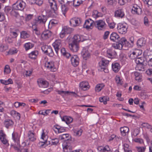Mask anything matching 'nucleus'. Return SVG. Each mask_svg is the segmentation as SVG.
I'll use <instances>...</instances> for the list:
<instances>
[{
	"label": "nucleus",
	"mask_w": 152,
	"mask_h": 152,
	"mask_svg": "<svg viewBox=\"0 0 152 152\" xmlns=\"http://www.w3.org/2000/svg\"><path fill=\"white\" fill-rule=\"evenodd\" d=\"M113 46L115 49H119V50H121L123 48L122 45H121V42H120V40L118 42H116V44H113Z\"/></svg>",
	"instance_id": "nucleus-35"
},
{
	"label": "nucleus",
	"mask_w": 152,
	"mask_h": 152,
	"mask_svg": "<svg viewBox=\"0 0 152 152\" xmlns=\"http://www.w3.org/2000/svg\"><path fill=\"white\" fill-rule=\"evenodd\" d=\"M134 75L135 76V80L138 81H140L141 79V76L140 75V73L135 72L134 73Z\"/></svg>",
	"instance_id": "nucleus-45"
},
{
	"label": "nucleus",
	"mask_w": 152,
	"mask_h": 152,
	"mask_svg": "<svg viewBox=\"0 0 152 152\" xmlns=\"http://www.w3.org/2000/svg\"><path fill=\"white\" fill-rule=\"evenodd\" d=\"M52 35V33L49 30L45 31L43 32L41 35V37L44 39H46L49 38Z\"/></svg>",
	"instance_id": "nucleus-17"
},
{
	"label": "nucleus",
	"mask_w": 152,
	"mask_h": 152,
	"mask_svg": "<svg viewBox=\"0 0 152 152\" xmlns=\"http://www.w3.org/2000/svg\"><path fill=\"white\" fill-rule=\"evenodd\" d=\"M69 23L71 26L75 27L79 25L81 23V21L80 19L75 18L71 19Z\"/></svg>",
	"instance_id": "nucleus-12"
},
{
	"label": "nucleus",
	"mask_w": 152,
	"mask_h": 152,
	"mask_svg": "<svg viewBox=\"0 0 152 152\" xmlns=\"http://www.w3.org/2000/svg\"><path fill=\"white\" fill-rule=\"evenodd\" d=\"M18 145H15V144H13L11 145V147H13L15 150L18 151V152H21V150H20L19 148L17 147Z\"/></svg>",
	"instance_id": "nucleus-57"
},
{
	"label": "nucleus",
	"mask_w": 152,
	"mask_h": 152,
	"mask_svg": "<svg viewBox=\"0 0 152 152\" xmlns=\"http://www.w3.org/2000/svg\"><path fill=\"white\" fill-rule=\"evenodd\" d=\"M95 26L99 30H103L106 29L107 27L104 21L100 20L95 21L94 22Z\"/></svg>",
	"instance_id": "nucleus-1"
},
{
	"label": "nucleus",
	"mask_w": 152,
	"mask_h": 152,
	"mask_svg": "<svg viewBox=\"0 0 152 152\" xmlns=\"http://www.w3.org/2000/svg\"><path fill=\"white\" fill-rule=\"evenodd\" d=\"M69 48L71 51L74 52H77L79 49V44L72 42L69 44Z\"/></svg>",
	"instance_id": "nucleus-7"
},
{
	"label": "nucleus",
	"mask_w": 152,
	"mask_h": 152,
	"mask_svg": "<svg viewBox=\"0 0 152 152\" xmlns=\"http://www.w3.org/2000/svg\"><path fill=\"white\" fill-rule=\"evenodd\" d=\"M38 54V52L37 50L33 51L29 54V57L31 59H35Z\"/></svg>",
	"instance_id": "nucleus-31"
},
{
	"label": "nucleus",
	"mask_w": 152,
	"mask_h": 152,
	"mask_svg": "<svg viewBox=\"0 0 152 152\" xmlns=\"http://www.w3.org/2000/svg\"><path fill=\"white\" fill-rule=\"evenodd\" d=\"M28 137L29 140L31 141L34 142L36 139V136L34 132L29 131L28 133Z\"/></svg>",
	"instance_id": "nucleus-19"
},
{
	"label": "nucleus",
	"mask_w": 152,
	"mask_h": 152,
	"mask_svg": "<svg viewBox=\"0 0 152 152\" xmlns=\"http://www.w3.org/2000/svg\"><path fill=\"white\" fill-rule=\"evenodd\" d=\"M131 0H118V3L121 5H124L128 2L130 1Z\"/></svg>",
	"instance_id": "nucleus-54"
},
{
	"label": "nucleus",
	"mask_w": 152,
	"mask_h": 152,
	"mask_svg": "<svg viewBox=\"0 0 152 152\" xmlns=\"http://www.w3.org/2000/svg\"><path fill=\"white\" fill-rule=\"evenodd\" d=\"M8 48V47L7 46L2 45L0 46V50L1 51H4L7 49Z\"/></svg>",
	"instance_id": "nucleus-58"
},
{
	"label": "nucleus",
	"mask_w": 152,
	"mask_h": 152,
	"mask_svg": "<svg viewBox=\"0 0 152 152\" xmlns=\"http://www.w3.org/2000/svg\"><path fill=\"white\" fill-rule=\"evenodd\" d=\"M145 58L143 57H137L135 59V61L137 64H143Z\"/></svg>",
	"instance_id": "nucleus-37"
},
{
	"label": "nucleus",
	"mask_w": 152,
	"mask_h": 152,
	"mask_svg": "<svg viewBox=\"0 0 152 152\" xmlns=\"http://www.w3.org/2000/svg\"><path fill=\"white\" fill-rule=\"evenodd\" d=\"M34 46V44L30 42L26 43L24 45V47L26 50L31 48Z\"/></svg>",
	"instance_id": "nucleus-41"
},
{
	"label": "nucleus",
	"mask_w": 152,
	"mask_h": 152,
	"mask_svg": "<svg viewBox=\"0 0 152 152\" xmlns=\"http://www.w3.org/2000/svg\"><path fill=\"white\" fill-rule=\"evenodd\" d=\"M94 22L91 19H89L86 20L83 27L87 29H91L93 27Z\"/></svg>",
	"instance_id": "nucleus-6"
},
{
	"label": "nucleus",
	"mask_w": 152,
	"mask_h": 152,
	"mask_svg": "<svg viewBox=\"0 0 152 152\" xmlns=\"http://www.w3.org/2000/svg\"><path fill=\"white\" fill-rule=\"evenodd\" d=\"M71 136L68 134H63L59 137L61 140H64V142L67 143L71 142Z\"/></svg>",
	"instance_id": "nucleus-10"
},
{
	"label": "nucleus",
	"mask_w": 152,
	"mask_h": 152,
	"mask_svg": "<svg viewBox=\"0 0 152 152\" xmlns=\"http://www.w3.org/2000/svg\"><path fill=\"white\" fill-rule=\"evenodd\" d=\"M55 51L57 54L58 53V51L61 48L62 45L60 40H57L53 44Z\"/></svg>",
	"instance_id": "nucleus-8"
},
{
	"label": "nucleus",
	"mask_w": 152,
	"mask_h": 152,
	"mask_svg": "<svg viewBox=\"0 0 152 152\" xmlns=\"http://www.w3.org/2000/svg\"><path fill=\"white\" fill-rule=\"evenodd\" d=\"M4 124L5 126L8 129L9 127L12 126L14 122L11 120L7 119L4 121Z\"/></svg>",
	"instance_id": "nucleus-27"
},
{
	"label": "nucleus",
	"mask_w": 152,
	"mask_h": 152,
	"mask_svg": "<svg viewBox=\"0 0 152 152\" xmlns=\"http://www.w3.org/2000/svg\"><path fill=\"white\" fill-rule=\"evenodd\" d=\"M62 121L66 122L67 124H69L73 121V119L71 117L64 116L61 118Z\"/></svg>",
	"instance_id": "nucleus-30"
},
{
	"label": "nucleus",
	"mask_w": 152,
	"mask_h": 152,
	"mask_svg": "<svg viewBox=\"0 0 152 152\" xmlns=\"http://www.w3.org/2000/svg\"><path fill=\"white\" fill-rule=\"evenodd\" d=\"M51 8L53 10V12L55 14H57V12L56 11L57 10V5L56 3H54L53 5L52 6V7H51Z\"/></svg>",
	"instance_id": "nucleus-53"
},
{
	"label": "nucleus",
	"mask_w": 152,
	"mask_h": 152,
	"mask_svg": "<svg viewBox=\"0 0 152 152\" xmlns=\"http://www.w3.org/2000/svg\"><path fill=\"white\" fill-rule=\"evenodd\" d=\"M133 13L140 15L141 14L142 10L141 9L137 4H134L132 10Z\"/></svg>",
	"instance_id": "nucleus-15"
},
{
	"label": "nucleus",
	"mask_w": 152,
	"mask_h": 152,
	"mask_svg": "<svg viewBox=\"0 0 152 152\" xmlns=\"http://www.w3.org/2000/svg\"><path fill=\"white\" fill-rule=\"evenodd\" d=\"M12 138L15 145H20V136L17 132H14L12 134Z\"/></svg>",
	"instance_id": "nucleus-5"
},
{
	"label": "nucleus",
	"mask_w": 152,
	"mask_h": 152,
	"mask_svg": "<svg viewBox=\"0 0 152 152\" xmlns=\"http://www.w3.org/2000/svg\"><path fill=\"white\" fill-rule=\"evenodd\" d=\"M80 87L84 90H87L89 87L88 83L87 81H83L80 85Z\"/></svg>",
	"instance_id": "nucleus-25"
},
{
	"label": "nucleus",
	"mask_w": 152,
	"mask_h": 152,
	"mask_svg": "<svg viewBox=\"0 0 152 152\" xmlns=\"http://www.w3.org/2000/svg\"><path fill=\"white\" fill-rule=\"evenodd\" d=\"M71 142H64L62 145L64 152H71L72 150V146L70 145Z\"/></svg>",
	"instance_id": "nucleus-9"
},
{
	"label": "nucleus",
	"mask_w": 152,
	"mask_h": 152,
	"mask_svg": "<svg viewBox=\"0 0 152 152\" xmlns=\"http://www.w3.org/2000/svg\"><path fill=\"white\" fill-rule=\"evenodd\" d=\"M117 28L118 32L121 34H125L127 31V26L126 25L119 23Z\"/></svg>",
	"instance_id": "nucleus-4"
},
{
	"label": "nucleus",
	"mask_w": 152,
	"mask_h": 152,
	"mask_svg": "<svg viewBox=\"0 0 152 152\" xmlns=\"http://www.w3.org/2000/svg\"><path fill=\"white\" fill-rule=\"evenodd\" d=\"M124 13L122 9H119L115 12V16L116 17L123 18L124 16Z\"/></svg>",
	"instance_id": "nucleus-22"
},
{
	"label": "nucleus",
	"mask_w": 152,
	"mask_h": 152,
	"mask_svg": "<svg viewBox=\"0 0 152 152\" xmlns=\"http://www.w3.org/2000/svg\"><path fill=\"white\" fill-rule=\"evenodd\" d=\"M120 131L122 135L124 136L126 135L129 131V128L126 126H124L120 128Z\"/></svg>",
	"instance_id": "nucleus-33"
},
{
	"label": "nucleus",
	"mask_w": 152,
	"mask_h": 152,
	"mask_svg": "<svg viewBox=\"0 0 152 152\" xmlns=\"http://www.w3.org/2000/svg\"><path fill=\"white\" fill-rule=\"evenodd\" d=\"M116 53L115 51L112 49H108L107 51V56L109 58H113L115 56Z\"/></svg>",
	"instance_id": "nucleus-21"
},
{
	"label": "nucleus",
	"mask_w": 152,
	"mask_h": 152,
	"mask_svg": "<svg viewBox=\"0 0 152 152\" xmlns=\"http://www.w3.org/2000/svg\"><path fill=\"white\" fill-rule=\"evenodd\" d=\"M6 137V135L4 133L3 131L1 130L0 131V139Z\"/></svg>",
	"instance_id": "nucleus-59"
},
{
	"label": "nucleus",
	"mask_w": 152,
	"mask_h": 152,
	"mask_svg": "<svg viewBox=\"0 0 152 152\" xmlns=\"http://www.w3.org/2000/svg\"><path fill=\"white\" fill-rule=\"evenodd\" d=\"M120 42H121L123 48H125L126 47H131V45L128 42L125 38H122L120 39ZM124 49H126L124 48Z\"/></svg>",
	"instance_id": "nucleus-18"
},
{
	"label": "nucleus",
	"mask_w": 152,
	"mask_h": 152,
	"mask_svg": "<svg viewBox=\"0 0 152 152\" xmlns=\"http://www.w3.org/2000/svg\"><path fill=\"white\" fill-rule=\"evenodd\" d=\"M41 137L44 141H42V142L45 144L47 142V138L46 136H45V134L44 132L42 133Z\"/></svg>",
	"instance_id": "nucleus-56"
},
{
	"label": "nucleus",
	"mask_w": 152,
	"mask_h": 152,
	"mask_svg": "<svg viewBox=\"0 0 152 152\" xmlns=\"http://www.w3.org/2000/svg\"><path fill=\"white\" fill-rule=\"evenodd\" d=\"M11 7H7L5 8L4 11L7 14L10 13L12 11Z\"/></svg>",
	"instance_id": "nucleus-55"
},
{
	"label": "nucleus",
	"mask_w": 152,
	"mask_h": 152,
	"mask_svg": "<svg viewBox=\"0 0 152 152\" xmlns=\"http://www.w3.org/2000/svg\"><path fill=\"white\" fill-rule=\"evenodd\" d=\"M74 132L75 135L76 136H80L81 135L83 131L81 129L79 130H74Z\"/></svg>",
	"instance_id": "nucleus-49"
},
{
	"label": "nucleus",
	"mask_w": 152,
	"mask_h": 152,
	"mask_svg": "<svg viewBox=\"0 0 152 152\" xmlns=\"http://www.w3.org/2000/svg\"><path fill=\"white\" fill-rule=\"evenodd\" d=\"M109 63V61L107 60H102L101 63H99V68L103 70H105L107 71L106 67L107 66Z\"/></svg>",
	"instance_id": "nucleus-16"
},
{
	"label": "nucleus",
	"mask_w": 152,
	"mask_h": 152,
	"mask_svg": "<svg viewBox=\"0 0 152 152\" xmlns=\"http://www.w3.org/2000/svg\"><path fill=\"white\" fill-rule=\"evenodd\" d=\"M65 31H64L62 29V30L60 34V37L61 38H63L66 34Z\"/></svg>",
	"instance_id": "nucleus-61"
},
{
	"label": "nucleus",
	"mask_w": 152,
	"mask_h": 152,
	"mask_svg": "<svg viewBox=\"0 0 152 152\" xmlns=\"http://www.w3.org/2000/svg\"><path fill=\"white\" fill-rule=\"evenodd\" d=\"M59 94L61 95L63 97L66 95H69V91H56Z\"/></svg>",
	"instance_id": "nucleus-43"
},
{
	"label": "nucleus",
	"mask_w": 152,
	"mask_h": 152,
	"mask_svg": "<svg viewBox=\"0 0 152 152\" xmlns=\"http://www.w3.org/2000/svg\"><path fill=\"white\" fill-rule=\"evenodd\" d=\"M10 72V70L9 66L8 65H6L4 69V72L5 74H8Z\"/></svg>",
	"instance_id": "nucleus-52"
},
{
	"label": "nucleus",
	"mask_w": 152,
	"mask_h": 152,
	"mask_svg": "<svg viewBox=\"0 0 152 152\" xmlns=\"http://www.w3.org/2000/svg\"><path fill=\"white\" fill-rule=\"evenodd\" d=\"M145 4L148 5H152V0H143Z\"/></svg>",
	"instance_id": "nucleus-62"
},
{
	"label": "nucleus",
	"mask_w": 152,
	"mask_h": 152,
	"mask_svg": "<svg viewBox=\"0 0 152 152\" xmlns=\"http://www.w3.org/2000/svg\"><path fill=\"white\" fill-rule=\"evenodd\" d=\"M61 53L64 56L66 57L67 58H69V57L71 56L70 54L66 52L65 49L64 48H61Z\"/></svg>",
	"instance_id": "nucleus-36"
},
{
	"label": "nucleus",
	"mask_w": 152,
	"mask_h": 152,
	"mask_svg": "<svg viewBox=\"0 0 152 152\" xmlns=\"http://www.w3.org/2000/svg\"><path fill=\"white\" fill-rule=\"evenodd\" d=\"M146 74L148 75L152 76V69L149 68L146 71Z\"/></svg>",
	"instance_id": "nucleus-60"
},
{
	"label": "nucleus",
	"mask_w": 152,
	"mask_h": 152,
	"mask_svg": "<svg viewBox=\"0 0 152 152\" xmlns=\"http://www.w3.org/2000/svg\"><path fill=\"white\" fill-rule=\"evenodd\" d=\"M61 10L63 15L65 16L66 12L68 10V9L65 5L64 4L61 6Z\"/></svg>",
	"instance_id": "nucleus-47"
},
{
	"label": "nucleus",
	"mask_w": 152,
	"mask_h": 152,
	"mask_svg": "<svg viewBox=\"0 0 152 152\" xmlns=\"http://www.w3.org/2000/svg\"><path fill=\"white\" fill-rule=\"evenodd\" d=\"M134 141L136 142H138L140 143H142L143 142V140L140 138H135L134 140Z\"/></svg>",
	"instance_id": "nucleus-63"
},
{
	"label": "nucleus",
	"mask_w": 152,
	"mask_h": 152,
	"mask_svg": "<svg viewBox=\"0 0 152 152\" xmlns=\"http://www.w3.org/2000/svg\"><path fill=\"white\" fill-rule=\"evenodd\" d=\"M145 43L146 40L145 39L143 38H141L138 40L137 44L138 47H141L145 45Z\"/></svg>",
	"instance_id": "nucleus-24"
},
{
	"label": "nucleus",
	"mask_w": 152,
	"mask_h": 152,
	"mask_svg": "<svg viewBox=\"0 0 152 152\" xmlns=\"http://www.w3.org/2000/svg\"><path fill=\"white\" fill-rule=\"evenodd\" d=\"M10 14L12 15L16 18H20V20L22 21L24 19V18L23 16H20L18 13L15 11V10H14L13 9L12 10Z\"/></svg>",
	"instance_id": "nucleus-26"
},
{
	"label": "nucleus",
	"mask_w": 152,
	"mask_h": 152,
	"mask_svg": "<svg viewBox=\"0 0 152 152\" xmlns=\"http://www.w3.org/2000/svg\"><path fill=\"white\" fill-rule=\"evenodd\" d=\"M47 17L44 15H41L38 17L36 20L37 24H45L47 20Z\"/></svg>",
	"instance_id": "nucleus-14"
},
{
	"label": "nucleus",
	"mask_w": 152,
	"mask_h": 152,
	"mask_svg": "<svg viewBox=\"0 0 152 152\" xmlns=\"http://www.w3.org/2000/svg\"><path fill=\"white\" fill-rule=\"evenodd\" d=\"M109 99L107 96H104L100 98L99 100L101 102H103L104 104H106L107 103V101Z\"/></svg>",
	"instance_id": "nucleus-44"
},
{
	"label": "nucleus",
	"mask_w": 152,
	"mask_h": 152,
	"mask_svg": "<svg viewBox=\"0 0 152 152\" xmlns=\"http://www.w3.org/2000/svg\"><path fill=\"white\" fill-rule=\"evenodd\" d=\"M120 68V64L117 63L112 64V68L113 70L115 72H118Z\"/></svg>",
	"instance_id": "nucleus-29"
},
{
	"label": "nucleus",
	"mask_w": 152,
	"mask_h": 152,
	"mask_svg": "<svg viewBox=\"0 0 152 152\" xmlns=\"http://www.w3.org/2000/svg\"><path fill=\"white\" fill-rule=\"evenodd\" d=\"M39 86H40V84L39 83V81H37ZM40 84L42 87H46V86L48 85V83L46 81L40 80Z\"/></svg>",
	"instance_id": "nucleus-46"
},
{
	"label": "nucleus",
	"mask_w": 152,
	"mask_h": 152,
	"mask_svg": "<svg viewBox=\"0 0 152 152\" xmlns=\"http://www.w3.org/2000/svg\"><path fill=\"white\" fill-rule=\"evenodd\" d=\"M62 29L66 34H70L73 31L72 29L66 26H64L63 27Z\"/></svg>",
	"instance_id": "nucleus-38"
},
{
	"label": "nucleus",
	"mask_w": 152,
	"mask_h": 152,
	"mask_svg": "<svg viewBox=\"0 0 152 152\" xmlns=\"http://www.w3.org/2000/svg\"><path fill=\"white\" fill-rule=\"evenodd\" d=\"M120 39L119 35L116 33H113L110 35V39L113 42H117Z\"/></svg>",
	"instance_id": "nucleus-20"
},
{
	"label": "nucleus",
	"mask_w": 152,
	"mask_h": 152,
	"mask_svg": "<svg viewBox=\"0 0 152 152\" xmlns=\"http://www.w3.org/2000/svg\"><path fill=\"white\" fill-rule=\"evenodd\" d=\"M109 26L110 28H113L115 27V23L113 22L108 23Z\"/></svg>",
	"instance_id": "nucleus-64"
},
{
	"label": "nucleus",
	"mask_w": 152,
	"mask_h": 152,
	"mask_svg": "<svg viewBox=\"0 0 152 152\" xmlns=\"http://www.w3.org/2000/svg\"><path fill=\"white\" fill-rule=\"evenodd\" d=\"M46 66L52 72H54L56 70V69L54 67L53 63L52 62H48L47 64H46Z\"/></svg>",
	"instance_id": "nucleus-23"
},
{
	"label": "nucleus",
	"mask_w": 152,
	"mask_h": 152,
	"mask_svg": "<svg viewBox=\"0 0 152 152\" xmlns=\"http://www.w3.org/2000/svg\"><path fill=\"white\" fill-rule=\"evenodd\" d=\"M79 58L77 55H74L71 57V61L72 65L76 67L79 64Z\"/></svg>",
	"instance_id": "nucleus-13"
},
{
	"label": "nucleus",
	"mask_w": 152,
	"mask_h": 152,
	"mask_svg": "<svg viewBox=\"0 0 152 152\" xmlns=\"http://www.w3.org/2000/svg\"><path fill=\"white\" fill-rule=\"evenodd\" d=\"M97 150L99 152H105L109 151L110 148L108 145H106L104 147L99 146L98 147Z\"/></svg>",
	"instance_id": "nucleus-28"
},
{
	"label": "nucleus",
	"mask_w": 152,
	"mask_h": 152,
	"mask_svg": "<svg viewBox=\"0 0 152 152\" xmlns=\"http://www.w3.org/2000/svg\"><path fill=\"white\" fill-rule=\"evenodd\" d=\"M42 51L45 53L47 54L49 56L52 57L54 55V53L51 47L50 46L42 47Z\"/></svg>",
	"instance_id": "nucleus-3"
},
{
	"label": "nucleus",
	"mask_w": 152,
	"mask_h": 152,
	"mask_svg": "<svg viewBox=\"0 0 152 152\" xmlns=\"http://www.w3.org/2000/svg\"><path fill=\"white\" fill-rule=\"evenodd\" d=\"M81 54L83 58L85 60H86L89 58L91 56V55L88 51L86 47L83 48L81 52Z\"/></svg>",
	"instance_id": "nucleus-11"
},
{
	"label": "nucleus",
	"mask_w": 152,
	"mask_h": 152,
	"mask_svg": "<svg viewBox=\"0 0 152 152\" xmlns=\"http://www.w3.org/2000/svg\"><path fill=\"white\" fill-rule=\"evenodd\" d=\"M82 2L81 0H74L73 4L74 7H77L80 5Z\"/></svg>",
	"instance_id": "nucleus-48"
},
{
	"label": "nucleus",
	"mask_w": 152,
	"mask_h": 152,
	"mask_svg": "<svg viewBox=\"0 0 152 152\" xmlns=\"http://www.w3.org/2000/svg\"><path fill=\"white\" fill-rule=\"evenodd\" d=\"M135 150L138 152H144L146 149L145 146H136L135 148Z\"/></svg>",
	"instance_id": "nucleus-40"
},
{
	"label": "nucleus",
	"mask_w": 152,
	"mask_h": 152,
	"mask_svg": "<svg viewBox=\"0 0 152 152\" xmlns=\"http://www.w3.org/2000/svg\"><path fill=\"white\" fill-rule=\"evenodd\" d=\"M136 69L139 71H144L145 70V65L144 64H137Z\"/></svg>",
	"instance_id": "nucleus-34"
},
{
	"label": "nucleus",
	"mask_w": 152,
	"mask_h": 152,
	"mask_svg": "<svg viewBox=\"0 0 152 152\" xmlns=\"http://www.w3.org/2000/svg\"><path fill=\"white\" fill-rule=\"evenodd\" d=\"M1 142L4 145H5L7 146H8L9 145V143L6 137L0 139Z\"/></svg>",
	"instance_id": "nucleus-50"
},
{
	"label": "nucleus",
	"mask_w": 152,
	"mask_h": 152,
	"mask_svg": "<svg viewBox=\"0 0 152 152\" xmlns=\"http://www.w3.org/2000/svg\"><path fill=\"white\" fill-rule=\"evenodd\" d=\"M30 35L26 31H22L20 33V37L22 38L26 39L28 38Z\"/></svg>",
	"instance_id": "nucleus-39"
},
{
	"label": "nucleus",
	"mask_w": 152,
	"mask_h": 152,
	"mask_svg": "<svg viewBox=\"0 0 152 152\" xmlns=\"http://www.w3.org/2000/svg\"><path fill=\"white\" fill-rule=\"evenodd\" d=\"M52 144L53 145H56L59 142V139L57 138H52L51 139Z\"/></svg>",
	"instance_id": "nucleus-51"
},
{
	"label": "nucleus",
	"mask_w": 152,
	"mask_h": 152,
	"mask_svg": "<svg viewBox=\"0 0 152 152\" xmlns=\"http://www.w3.org/2000/svg\"><path fill=\"white\" fill-rule=\"evenodd\" d=\"M81 36L80 35H75L73 38L72 41V42H74L75 43H79V42L81 41Z\"/></svg>",
	"instance_id": "nucleus-32"
},
{
	"label": "nucleus",
	"mask_w": 152,
	"mask_h": 152,
	"mask_svg": "<svg viewBox=\"0 0 152 152\" xmlns=\"http://www.w3.org/2000/svg\"><path fill=\"white\" fill-rule=\"evenodd\" d=\"M26 6V4L23 1H17L13 5L12 8L16 10H23Z\"/></svg>",
	"instance_id": "nucleus-2"
},
{
	"label": "nucleus",
	"mask_w": 152,
	"mask_h": 152,
	"mask_svg": "<svg viewBox=\"0 0 152 152\" xmlns=\"http://www.w3.org/2000/svg\"><path fill=\"white\" fill-rule=\"evenodd\" d=\"M104 85L103 84L97 85L96 86L95 90L96 91L99 92L100 91L104 86Z\"/></svg>",
	"instance_id": "nucleus-42"
}]
</instances>
